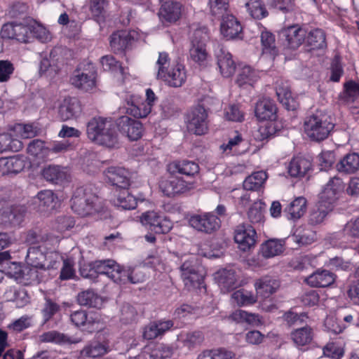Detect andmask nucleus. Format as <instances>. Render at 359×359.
I'll return each instance as SVG.
<instances>
[{
  "label": "nucleus",
  "mask_w": 359,
  "mask_h": 359,
  "mask_svg": "<svg viewBox=\"0 0 359 359\" xmlns=\"http://www.w3.org/2000/svg\"><path fill=\"white\" fill-rule=\"evenodd\" d=\"M306 209L307 201L306 198L298 196L284 208L283 215L288 220L297 222L305 214Z\"/></svg>",
  "instance_id": "25"
},
{
  "label": "nucleus",
  "mask_w": 359,
  "mask_h": 359,
  "mask_svg": "<svg viewBox=\"0 0 359 359\" xmlns=\"http://www.w3.org/2000/svg\"><path fill=\"white\" fill-rule=\"evenodd\" d=\"M215 55L221 74L226 78L231 76L236 68L232 55L223 46L218 45L215 50Z\"/></svg>",
  "instance_id": "18"
},
{
  "label": "nucleus",
  "mask_w": 359,
  "mask_h": 359,
  "mask_svg": "<svg viewBox=\"0 0 359 359\" xmlns=\"http://www.w3.org/2000/svg\"><path fill=\"white\" fill-rule=\"evenodd\" d=\"M118 280L117 284H126L130 283L137 284L142 283L146 279V274L141 267H128L121 266L120 274L116 277Z\"/></svg>",
  "instance_id": "29"
},
{
  "label": "nucleus",
  "mask_w": 359,
  "mask_h": 359,
  "mask_svg": "<svg viewBox=\"0 0 359 359\" xmlns=\"http://www.w3.org/2000/svg\"><path fill=\"white\" fill-rule=\"evenodd\" d=\"M182 4L177 1H165L161 5L158 11V16L163 22L172 23L180 18L182 13Z\"/></svg>",
  "instance_id": "28"
},
{
  "label": "nucleus",
  "mask_w": 359,
  "mask_h": 359,
  "mask_svg": "<svg viewBox=\"0 0 359 359\" xmlns=\"http://www.w3.org/2000/svg\"><path fill=\"white\" fill-rule=\"evenodd\" d=\"M116 125L120 133L130 141H136L142 137L144 128L142 123L127 115L118 117Z\"/></svg>",
  "instance_id": "10"
},
{
  "label": "nucleus",
  "mask_w": 359,
  "mask_h": 359,
  "mask_svg": "<svg viewBox=\"0 0 359 359\" xmlns=\"http://www.w3.org/2000/svg\"><path fill=\"white\" fill-rule=\"evenodd\" d=\"M334 126L331 116L320 110L307 116L304 121L305 134L311 140L318 142L326 140Z\"/></svg>",
  "instance_id": "4"
},
{
  "label": "nucleus",
  "mask_w": 359,
  "mask_h": 359,
  "mask_svg": "<svg viewBox=\"0 0 359 359\" xmlns=\"http://www.w3.org/2000/svg\"><path fill=\"white\" fill-rule=\"evenodd\" d=\"M89 140L100 145L114 147L118 144V135L111 121L107 118L95 116L86 124Z\"/></svg>",
  "instance_id": "2"
},
{
  "label": "nucleus",
  "mask_w": 359,
  "mask_h": 359,
  "mask_svg": "<svg viewBox=\"0 0 359 359\" xmlns=\"http://www.w3.org/2000/svg\"><path fill=\"white\" fill-rule=\"evenodd\" d=\"M160 188L165 196L174 197L189 191L193 188V183L172 175L168 179L161 182Z\"/></svg>",
  "instance_id": "14"
},
{
  "label": "nucleus",
  "mask_w": 359,
  "mask_h": 359,
  "mask_svg": "<svg viewBox=\"0 0 359 359\" xmlns=\"http://www.w3.org/2000/svg\"><path fill=\"white\" fill-rule=\"evenodd\" d=\"M60 309V305L50 298L45 299V303L41 310L43 323L50 320Z\"/></svg>",
  "instance_id": "63"
},
{
  "label": "nucleus",
  "mask_w": 359,
  "mask_h": 359,
  "mask_svg": "<svg viewBox=\"0 0 359 359\" xmlns=\"http://www.w3.org/2000/svg\"><path fill=\"white\" fill-rule=\"evenodd\" d=\"M135 31L118 30L113 32L109 37V44L112 51L116 53H123L131 48L135 40Z\"/></svg>",
  "instance_id": "15"
},
{
  "label": "nucleus",
  "mask_w": 359,
  "mask_h": 359,
  "mask_svg": "<svg viewBox=\"0 0 359 359\" xmlns=\"http://www.w3.org/2000/svg\"><path fill=\"white\" fill-rule=\"evenodd\" d=\"M124 109L126 113L135 118H146L151 111L144 100L135 95H130L125 99Z\"/></svg>",
  "instance_id": "19"
},
{
  "label": "nucleus",
  "mask_w": 359,
  "mask_h": 359,
  "mask_svg": "<svg viewBox=\"0 0 359 359\" xmlns=\"http://www.w3.org/2000/svg\"><path fill=\"white\" fill-rule=\"evenodd\" d=\"M359 97V83L350 80L344 84V90L339 95V99L346 103H353Z\"/></svg>",
  "instance_id": "50"
},
{
  "label": "nucleus",
  "mask_w": 359,
  "mask_h": 359,
  "mask_svg": "<svg viewBox=\"0 0 359 359\" xmlns=\"http://www.w3.org/2000/svg\"><path fill=\"white\" fill-rule=\"evenodd\" d=\"M339 173L350 175L359 170V154L355 152L346 154L336 165Z\"/></svg>",
  "instance_id": "33"
},
{
  "label": "nucleus",
  "mask_w": 359,
  "mask_h": 359,
  "mask_svg": "<svg viewBox=\"0 0 359 359\" xmlns=\"http://www.w3.org/2000/svg\"><path fill=\"white\" fill-rule=\"evenodd\" d=\"M182 278L187 287L199 286L203 281L200 267L193 261L187 260L180 266Z\"/></svg>",
  "instance_id": "20"
},
{
  "label": "nucleus",
  "mask_w": 359,
  "mask_h": 359,
  "mask_svg": "<svg viewBox=\"0 0 359 359\" xmlns=\"http://www.w3.org/2000/svg\"><path fill=\"white\" fill-rule=\"evenodd\" d=\"M140 222L156 233H168L172 228V222L163 215L155 211H147L142 214Z\"/></svg>",
  "instance_id": "8"
},
{
  "label": "nucleus",
  "mask_w": 359,
  "mask_h": 359,
  "mask_svg": "<svg viewBox=\"0 0 359 359\" xmlns=\"http://www.w3.org/2000/svg\"><path fill=\"white\" fill-rule=\"evenodd\" d=\"M231 299L240 306L250 305L257 301L252 293L245 290H236L232 294Z\"/></svg>",
  "instance_id": "58"
},
{
  "label": "nucleus",
  "mask_w": 359,
  "mask_h": 359,
  "mask_svg": "<svg viewBox=\"0 0 359 359\" xmlns=\"http://www.w3.org/2000/svg\"><path fill=\"white\" fill-rule=\"evenodd\" d=\"M7 302H13L19 308L23 307L29 302V297L25 289L18 286L8 287L4 294Z\"/></svg>",
  "instance_id": "34"
},
{
  "label": "nucleus",
  "mask_w": 359,
  "mask_h": 359,
  "mask_svg": "<svg viewBox=\"0 0 359 359\" xmlns=\"http://www.w3.org/2000/svg\"><path fill=\"white\" fill-rule=\"evenodd\" d=\"M283 318L288 325L292 326L303 324L309 318V316L306 312L297 313L290 309L283 314Z\"/></svg>",
  "instance_id": "64"
},
{
  "label": "nucleus",
  "mask_w": 359,
  "mask_h": 359,
  "mask_svg": "<svg viewBox=\"0 0 359 359\" xmlns=\"http://www.w3.org/2000/svg\"><path fill=\"white\" fill-rule=\"evenodd\" d=\"M280 131L276 123L270 121L264 126H261L256 135L255 139L259 141L268 140L273 137L276 134Z\"/></svg>",
  "instance_id": "55"
},
{
  "label": "nucleus",
  "mask_w": 359,
  "mask_h": 359,
  "mask_svg": "<svg viewBox=\"0 0 359 359\" xmlns=\"http://www.w3.org/2000/svg\"><path fill=\"white\" fill-rule=\"evenodd\" d=\"M323 355L332 359H341L344 355V348L339 343L329 341L323 348Z\"/></svg>",
  "instance_id": "60"
},
{
  "label": "nucleus",
  "mask_w": 359,
  "mask_h": 359,
  "mask_svg": "<svg viewBox=\"0 0 359 359\" xmlns=\"http://www.w3.org/2000/svg\"><path fill=\"white\" fill-rule=\"evenodd\" d=\"M249 15L255 20H262L269 16V11L262 0H248L245 4Z\"/></svg>",
  "instance_id": "42"
},
{
  "label": "nucleus",
  "mask_w": 359,
  "mask_h": 359,
  "mask_svg": "<svg viewBox=\"0 0 359 359\" xmlns=\"http://www.w3.org/2000/svg\"><path fill=\"white\" fill-rule=\"evenodd\" d=\"M169 171L172 175H182L194 177L199 172V165L197 163L189 160L175 161L169 165Z\"/></svg>",
  "instance_id": "30"
},
{
  "label": "nucleus",
  "mask_w": 359,
  "mask_h": 359,
  "mask_svg": "<svg viewBox=\"0 0 359 359\" xmlns=\"http://www.w3.org/2000/svg\"><path fill=\"white\" fill-rule=\"evenodd\" d=\"M208 6L212 15L223 17L229 8V0H209Z\"/></svg>",
  "instance_id": "61"
},
{
  "label": "nucleus",
  "mask_w": 359,
  "mask_h": 359,
  "mask_svg": "<svg viewBox=\"0 0 359 359\" xmlns=\"http://www.w3.org/2000/svg\"><path fill=\"white\" fill-rule=\"evenodd\" d=\"M312 159L309 156L299 154L292 158L287 166V171L292 177L302 178L312 170Z\"/></svg>",
  "instance_id": "21"
},
{
  "label": "nucleus",
  "mask_w": 359,
  "mask_h": 359,
  "mask_svg": "<svg viewBox=\"0 0 359 359\" xmlns=\"http://www.w3.org/2000/svg\"><path fill=\"white\" fill-rule=\"evenodd\" d=\"M1 216L2 221L5 224L17 226L22 222L25 216V210L22 207L11 206L7 210H4Z\"/></svg>",
  "instance_id": "46"
},
{
  "label": "nucleus",
  "mask_w": 359,
  "mask_h": 359,
  "mask_svg": "<svg viewBox=\"0 0 359 359\" xmlns=\"http://www.w3.org/2000/svg\"><path fill=\"white\" fill-rule=\"evenodd\" d=\"M57 196L51 190L45 189L40 191L35 197V202L39 203V206L42 208H53L55 205Z\"/></svg>",
  "instance_id": "56"
},
{
  "label": "nucleus",
  "mask_w": 359,
  "mask_h": 359,
  "mask_svg": "<svg viewBox=\"0 0 359 359\" xmlns=\"http://www.w3.org/2000/svg\"><path fill=\"white\" fill-rule=\"evenodd\" d=\"M218 283L226 290H233L238 286L236 272L233 269H224L218 273Z\"/></svg>",
  "instance_id": "52"
},
{
  "label": "nucleus",
  "mask_w": 359,
  "mask_h": 359,
  "mask_svg": "<svg viewBox=\"0 0 359 359\" xmlns=\"http://www.w3.org/2000/svg\"><path fill=\"white\" fill-rule=\"evenodd\" d=\"M324 327L326 332L334 334H338L344 330L346 326L341 320L337 319L336 317L331 316H327L325 319Z\"/></svg>",
  "instance_id": "62"
},
{
  "label": "nucleus",
  "mask_w": 359,
  "mask_h": 359,
  "mask_svg": "<svg viewBox=\"0 0 359 359\" xmlns=\"http://www.w3.org/2000/svg\"><path fill=\"white\" fill-rule=\"evenodd\" d=\"M203 100L192 107L185 115L187 130L196 135L206 134L209 130L208 114L210 111Z\"/></svg>",
  "instance_id": "5"
},
{
  "label": "nucleus",
  "mask_w": 359,
  "mask_h": 359,
  "mask_svg": "<svg viewBox=\"0 0 359 359\" xmlns=\"http://www.w3.org/2000/svg\"><path fill=\"white\" fill-rule=\"evenodd\" d=\"M266 207L265 203L262 201H255L250 206L248 212V217L252 224L261 225L264 223V212Z\"/></svg>",
  "instance_id": "51"
},
{
  "label": "nucleus",
  "mask_w": 359,
  "mask_h": 359,
  "mask_svg": "<svg viewBox=\"0 0 359 359\" xmlns=\"http://www.w3.org/2000/svg\"><path fill=\"white\" fill-rule=\"evenodd\" d=\"M278 108L275 102L264 97L259 99L255 106V115L259 121H273L277 118Z\"/></svg>",
  "instance_id": "23"
},
{
  "label": "nucleus",
  "mask_w": 359,
  "mask_h": 359,
  "mask_svg": "<svg viewBox=\"0 0 359 359\" xmlns=\"http://www.w3.org/2000/svg\"><path fill=\"white\" fill-rule=\"evenodd\" d=\"M82 109L80 101L76 97L64 99L58 110L61 120L65 121L77 118L81 113Z\"/></svg>",
  "instance_id": "26"
},
{
  "label": "nucleus",
  "mask_w": 359,
  "mask_h": 359,
  "mask_svg": "<svg viewBox=\"0 0 359 359\" xmlns=\"http://www.w3.org/2000/svg\"><path fill=\"white\" fill-rule=\"evenodd\" d=\"M208 56L206 45H191L189 59L199 66L205 64Z\"/></svg>",
  "instance_id": "54"
},
{
  "label": "nucleus",
  "mask_w": 359,
  "mask_h": 359,
  "mask_svg": "<svg viewBox=\"0 0 359 359\" xmlns=\"http://www.w3.org/2000/svg\"><path fill=\"white\" fill-rule=\"evenodd\" d=\"M95 73L93 67L88 72H80L76 69L70 81L76 88L88 92L95 87Z\"/></svg>",
  "instance_id": "27"
},
{
  "label": "nucleus",
  "mask_w": 359,
  "mask_h": 359,
  "mask_svg": "<svg viewBox=\"0 0 359 359\" xmlns=\"http://www.w3.org/2000/svg\"><path fill=\"white\" fill-rule=\"evenodd\" d=\"M103 174L106 182L118 190L130 186V172L123 167H109L104 170Z\"/></svg>",
  "instance_id": "16"
},
{
  "label": "nucleus",
  "mask_w": 359,
  "mask_h": 359,
  "mask_svg": "<svg viewBox=\"0 0 359 359\" xmlns=\"http://www.w3.org/2000/svg\"><path fill=\"white\" fill-rule=\"evenodd\" d=\"M42 176L47 182L55 184H62L67 182L69 177L65 168L55 165L45 167L42 170Z\"/></svg>",
  "instance_id": "32"
},
{
  "label": "nucleus",
  "mask_w": 359,
  "mask_h": 359,
  "mask_svg": "<svg viewBox=\"0 0 359 359\" xmlns=\"http://www.w3.org/2000/svg\"><path fill=\"white\" fill-rule=\"evenodd\" d=\"M306 31L295 24L282 28L278 32L280 40L287 48L297 49L305 41Z\"/></svg>",
  "instance_id": "9"
},
{
  "label": "nucleus",
  "mask_w": 359,
  "mask_h": 359,
  "mask_svg": "<svg viewBox=\"0 0 359 359\" xmlns=\"http://www.w3.org/2000/svg\"><path fill=\"white\" fill-rule=\"evenodd\" d=\"M305 41L313 50H321L327 48L326 34L320 28L306 32Z\"/></svg>",
  "instance_id": "38"
},
{
  "label": "nucleus",
  "mask_w": 359,
  "mask_h": 359,
  "mask_svg": "<svg viewBox=\"0 0 359 359\" xmlns=\"http://www.w3.org/2000/svg\"><path fill=\"white\" fill-rule=\"evenodd\" d=\"M15 130H17L22 138L29 139L37 136L41 129L34 123H18L15 126Z\"/></svg>",
  "instance_id": "57"
},
{
  "label": "nucleus",
  "mask_w": 359,
  "mask_h": 359,
  "mask_svg": "<svg viewBox=\"0 0 359 359\" xmlns=\"http://www.w3.org/2000/svg\"><path fill=\"white\" fill-rule=\"evenodd\" d=\"M191 227L206 233H211L220 226L219 218L212 212L203 215H194L189 219Z\"/></svg>",
  "instance_id": "13"
},
{
  "label": "nucleus",
  "mask_w": 359,
  "mask_h": 359,
  "mask_svg": "<svg viewBox=\"0 0 359 359\" xmlns=\"http://www.w3.org/2000/svg\"><path fill=\"white\" fill-rule=\"evenodd\" d=\"M260 38L262 53L264 55H269L271 57L274 59L278 54V50L276 46L275 35L264 28L261 32Z\"/></svg>",
  "instance_id": "40"
},
{
  "label": "nucleus",
  "mask_w": 359,
  "mask_h": 359,
  "mask_svg": "<svg viewBox=\"0 0 359 359\" xmlns=\"http://www.w3.org/2000/svg\"><path fill=\"white\" fill-rule=\"evenodd\" d=\"M109 350V346L107 342L90 341L81 350L80 356L95 358L105 355Z\"/></svg>",
  "instance_id": "35"
},
{
  "label": "nucleus",
  "mask_w": 359,
  "mask_h": 359,
  "mask_svg": "<svg viewBox=\"0 0 359 359\" xmlns=\"http://www.w3.org/2000/svg\"><path fill=\"white\" fill-rule=\"evenodd\" d=\"M69 320L76 328L88 333H93L98 330L101 323L100 313L83 309L72 311Z\"/></svg>",
  "instance_id": "7"
},
{
  "label": "nucleus",
  "mask_w": 359,
  "mask_h": 359,
  "mask_svg": "<svg viewBox=\"0 0 359 359\" xmlns=\"http://www.w3.org/2000/svg\"><path fill=\"white\" fill-rule=\"evenodd\" d=\"M243 27L240 21L232 14H226L222 17L220 32L226 40L242 39Z\"/></svg>",
  "instance_id": "17"
},
{
  "label": "nucleus",
  "mask_w": 359,
  "mask_h": 359,
  "mask_svg": "<svg viewBox=\"0 0 359 359\" xmlns=\"http://www.w3.org/2000/svg\"><path fill=\"white\" fill-rule=\"evenodd\" d=\"M283 251L280 241L271 239L262 244L259 252L262 257L269 259L279 255Z\"/></svg>",
  "instance_id": "49"
},
{
  "label": "nucleus",
  "mask_w": 359,
  "mask_h": 359,
  "mask_svg": "<svg viewBox=\"0 0 359 359\" xmlns=\"http://www.w3.org/2000/svg\"><path fill=\"white\" fill-rule=\"evenodd\" d=\"M72 210L81 217H86L100 212L103 209L101 198L90 186L77 188L71 199Z\"/></svg>",
  "instance_id": "3"
},
{
  "label": "nucleus",
  "mask_w": 359,
  "mask_h": 359,
  "mask_svg": "<svg viewBox=\"0 0 359 359\" xmlns=\"http://www.w3.org/2000/svg\"><path fill=\"white\" fill-rule=\"evenodd\" d=\"M337 275L327 269L319 268L307 276L304 281L313 287H327L336 281Z\"/></svg>",
  "instance_id": "22"
},
{
  "label": "nucleus",
  "mask_w": 359,
  "mask_h": 359,
  "mask_svg": "<svg viewBox=\"0 0 359 359\" xmlns=\"http://www.w3.org/2000/svg\"><path fill=\"white\" fill-rule=\"evenodd\" d=\"M257 238L255 227L250 224H241L234 230V241L242 251L249 250L254 247Z\"/></svg>",
  "instance_id": "11"
},
{
  "label": "nucleus",
  "mask_w": 359,
  "mask_h": 359,
  "mask_svg": "<svg viewBox=\"0 0 359 359\" xmlns=\"http://www.w3.org/2000/svg\"><path fill=\"white\" fill-rule=\"evenodd\" d=\"M42 342L55 343L60 345L77 344L81 339H72L70 337L57 331H48L40 336Z\"/></svg>",
  "instance_id": "45"
},
{
  "label": "nucleus",
  "mask_w": 359,
  "mask_h": 359,
  "mask_svg": "<svg viewBox=\"0 0 359 359\" xmlns=\"http://www.w3.org/2000/svg\"><path fill=\"white\" fill-rule=\"evenodd\" d=\"M267 177L265 171L255 172L245 178L243 183V188L248 191H258L262 187Z\"/></svg>",
  "instance_id": "48"
},
{
  "label": "nucleus",
  "mask_w": 359,
  "mask_h": 359,
  "mask_svg": "<svg viewBox=\"0 0 359 359\" xmlns=\"http://www.w3.org/2000/svg\"><path fill=\"white\" fill-rule=\"evenodd\" d=\"M129 188L118 190L114 203L116 206L123 210H133L137 206V198L128 191Z\"/></svg>",
  "instance_id": "43"
},
{
  "label": "nucleus",
  "mask_w": 359,
  "mask_h": 359,
  "mask_svg": "<svg viewBox=\"0 0 359 359\" xmlns=\"http://www.w3.org/2000/svg\"><path fill=\"white\" fill-rule=\"evenodd\" d=\"M26 164V157L22 155L0 158V175H16L25 169Z\"/></svg>",
  "instance_id": "24"
},
{
  "label": "nucleus",
  "mask_w": 359,
  "mask_h": 359,
  "mask_svg": "<svg viewBox=\"0 0 359 359\" xmlns=\"http://www.w3.org/2000/svg\"><path fill=\"white\" fill-rule=\"evenodd\" d=\"M313 330L309 325L295 329L291 332L292 341L299 346L309 344L313 339Z\"/></svg>",
  "instance_id": "41"
},
{
  "label": "nucleus",
  "mask_w": 359,
  "mask_h": 359,
  "mask_svg": "<svg viewBox=\"0 0 359 359\" xmlns=\"http://www.w3.org/2000/svg\"><path fill=\"white\" fill-rule=\"evenodd\" d=\"M94 265L97 269V277L99 275H105L117 283L116 277H118L120 274L121 265L112 259L95 260Z\"/></svg>",
  "instance_id": "31"
},
{
  "label": "nucleus",
  "mask_w": 359,
  "mask_h": 359,
  "mask_svg": "<svg viewBox=\"0 0 359 359\" xmlns=\"http://www.w3.org/2000/svg\"><path fill=\"white\" fill-rule=\"evenodd\" d=\"M332 209L329 205L318 201L309 212L308 223L313 226L321 224Z\"/></svg>",
  "instance_id": "36"
},
{
  "label": "nucleus",
  "mask_w": 359,
  "mask_h": 359,
  "mask_svg": "<svg viewBox=\"0 0 359 359\" xmlns=\"http://www.w3.org/2000/svg\"><path fill=\"white\" fill-rule=\"evenodd\" d=\"M345 188L342 180L337 176L331 177L320 194L319 200L333 208Z\"/></svg>",
  "instance_id": "12"
},
{
  "label": "nucleus",
  "mask_w": 359,
  "mask_h": 359,
  "mask_svg": "<svg viewBox=\"0 0 359 359\" xmlns=\"http://www.w3.org/2000/svg\"><path fill=\"white\" fill-rule=\"evenodd\" d=\"M235 354L225 349L205 351L198 356L197 359H234Z\"/></svg>",
  "instance_id": "59"
},
{
  "label": "nucleus",
  "mask_w": 359,
  "mask_h": 359,
  "mask_svg": "<svg viewBox=\"0 0 359 359\" xmlns=\"http://www.w3.org/2000/svg\"><path fill=\"white\" fill-rule=\"evenodd\" d=\"M158 71L156 79L161 80L171 88L182 87L187 79L185 65L180 59L170 63V58L166 52H160L156 63Z\"/></svg>",
  "instance_id": "1"
},
{
  "label": "nucleus",
  "mask_w": 359,
  "mask_h": 359,
  "mask_svg": "<svg viewBox=\"0 0 359 359\" xmlns=\"http://www.w3.org/2000/svg\"><path fill=\"white\" fill-rule=\"evenodd\" d=\"M76 301L81 306L95 309H101L103 304L102 298L91 290L79 292Z\"/></svg>",
  "instance_id": "39"
},
{
  "label": "nucleus",
  "mask_w": 359,
  "mask_h": 359,
  "mask_svg": "<svg viewBox=\"0 0 359 359\" xmlns=\"http://www.w3.org/2000/svg\"><path fill=\"white\" fill-rule=\"evenodd\" d=\"M22 148V142L17 139H13L11 134H0V154L7 151H18Z\"/></svg>",
  "instance_id": "53"
},
{
  "label": "nucleus",
  "mask_w": 359,
  "mask_h": 359,
  "mask_svg": "<svg viewBox=\"0 0 359 359\" xmlns=\"http://www.w3.org/2000/svg\"><path fill=\"white\" fill-rule=\"evenodd\" d=\"M39 30L46 32V29L41 26L14 21L4 24L1 28V34L4 39H13L20 42L28 43L31 36L43 39L41 35L37 34Z\"/></svg>",
  "instance_id": "6"
},
{
  "label": "nucleus",
  "mask_w": 359,
  "mask_h": 359,
  "mask_svg": "<svg viewBox=\"0 0 359 359\" xmlns=\"http://www.w3.org/2000/svg\"><path fill=\"white\" fill-rule=\"evenodd\" d=\"M279 282L269 276H265L257 280L255 283V287L257 294L264 298H268L273 294L279 287Z\"/></svg>",
  "instance_id": "37"
},
{
  "label": "nucleus",
  "mask_w": 359,
  "mask_h": 359,
  "mask_svg": "<svg viewBox=\"0 0 359 359\" xmlns=\"http://www.w3.org/2000/svg\"><path fill=\"white\" fill-rule=\"evenodd\" d=\"M276 95L287 110L294 111L299 107V102L292 96V92L287 86H278L276 88Z\"/></svg>",
  "instance_id": "44"
},
{
  "label": "nucleus",
  "mask_w": 359,
  "mask_h": 359,
  "mask_svg": "<svg viewBox=\"0 0 359 359\" xmlns=\"http://www.w3.org/2000/svg\"><path fill=\"white\" fill-rule=\"evenodd\" d=\"M259 79V72L252 67L245 65L239 71L236 83L241 87L246 85L252 86Z\"/></svg>",
  "instance_id": "47"
}]
</instances>
